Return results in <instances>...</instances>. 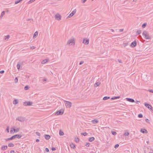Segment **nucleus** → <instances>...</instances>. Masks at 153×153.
I'll list each match as a JSON object with an SVG mask.
<instances>
[{
	"label": "nucleus",
	"instance_id": "25",
	"mask_svg": "<svg viewBox=\"0 0 153 153\" xmlns=\"http://www.w3.org/2000/svg\"><path fill=\"white\" fill-rule=\"evenodd\" d=\"M70 146L71 148H73L74 149H75V145H74L73 143H71L70 144Z\"/></svg>",
	"mask_w": 153,
	"mask_h": 153
},
{
	"label": "nucleus",
	"instance_id": "57",
	"mask_svg": "<svg viewBox=\"0 0 153 153\" xmlns=\"http://www.w3.org/2000/svg\"><path fill=\"white\" fill-rule=\"evenodd\" d=\"M10 153H15V152L13 150H11L10 152Z\"/></svg>",
	"mask_w": 153,
	"mask_h": 153
},
{
	"label": "nucleus",
	"instance_id": "45",
	"mask_svg": "<svg viewBox=\"0 0 153 153\" xmlns=\"http://www.w3.org/2000/svg\"><path fill=\"white\" fill-rule=\"evenodd\" d=\"M36 134L38 136H40V133L38 132H36Z\"/></svg>",
	"mask_w": 153,
	"mask_h": 153
},
{
	"label": "nucleus",
	"instance_id": "32",
	"mask_svg": "<svg viewBox=\"0 0 153 153\" xmlns=\"http://www.w3.org/2000/svg\"><path fill=\"white\" fill-rule=\"evenodd\" d=\"M13 140V139L12 138V137H11L10 138H7V139H5V140L6 141H7L10 140Z\"/></svg>",
	"mask_w": 153,
	"mask_h": 153
},
{
	"label": "nucleus",
	"instance_id": "55",
	"mask_svg": "<svg viewBox=\"0 0 153 153\" xmlns=\"http://www.w3.org/2000/svg\"><path fill=\"white\" fill-rule=\"evenodd\" d=\"M149 91L150 92H152V93H153V90H149Z\"/></svg>",
	"mask_w": 153,
	"mask_h": 153
},
{
	"label": "nucleus",
	"instance_id": "37",
	"mask_svg": "<svg viewBox=\"0 0 153 153\" xmlns=\"http://www.w3.org/2000/svg\"><path fill=\"white\" fill-rule=\"evenodd\" d=\"M138 117L139 118H142L143 117V115L142 114H139L138 115Z\"/></svg>",
	"mask_w": 153,
	"mask_h": 153
},
{
	"label": "nucleus",
	"instance_id": "3",
	"mask_svg": "<svg viewBox=\"0 0 153 153\" xmlns=\"http://www.w3.org/2000/svg\"><path fill=\"white\" fill-rule=\"evenodd\" d=\"M25 120V118L22 117H19L16 119V120H18L21 122H23Z\"/></svg>",
	"mask_w": 153,
	"mask_h": 153
},
{
	"label": "nucleus",
	"instance_id": "52",
	"mask_svg": "<svg viewBox=\"0 0 153 153\" xmlns=\"http://www.w3.org/2000/svg\"><path fill=\"white\" fill-rule=\"evenodd\" d=\"M4 72V70H2L0 71V74H3Z\"/></svg>",
	"mask_w": 153,
	"mask_h": 153
},
{
	"label": "nucleus",
	"instance_id": "48",
	"mask_svg": "<svg viewBox=\"0 0 153 153\" xmlns=\"http://www.w3.org/2000/svg\"><path fill=\"white\" fill-rule=\"evenodd\" d=\"M87 1V0H81V2L82 3H85L86 1Z\"/></svg>",
	"mask_w": 153,
	"mask_h": 153
},
{
	"label": "nucleus",
	"instance_id": "31",
	"mask_svg": "<svg viewBox=\"0 0 153 153\" xmlns=\"http://www.w3.org/2000/svg\"><path fill=\"white\" fill-rule=\"evenodd\" d=\"M4 14H5V11H3V12H2V13H1V15L0 16V17H2L4 15Z\"/></svg>",
	"mask_w": 153,
	"mask_h": 153
},
{
	"label": "nucleus",
	"instance_id": "27",
	"mask_svg": "<svg viewBox=\"0 0 153 153\" xmlns=\"http://www.w3.org/2000/svg\"><path fill=\"white\" fill-rule=\"evenodd\" d=\"M14 146L13 144L12 143H10L8 144V146L9 147H13Z\"/></svg>",
	"mask_w": 153,
	"mask_h": 153
},
{
	"label": "nucleus",
	"instance_id": "58",
	"mask_svg": "<svg viewBox=\"0 0 153 153\" xmlns=\"http://www.w3.org/2000/svg\"><path fill=\"white\" fill-rule=\"evenodd\" d=\"M39 139H37L36 140V142H39Z\"/></svg>",
	"mask_w": 153,
	"mask_h": 153
},
{
	"label": "nucleus",
	"instance_id": "21",
	"mask_svg": "<svg viewBox=\"0 0 153 153\" xmlns=\"http://www.w3.org/2000/svg\"><path fill=\"white\" fill-rule=\"evenodd\" d=\"M92 123L94 124H96L98 122V120L96 119H94L92 121Z\"/></svg>",
	"mask_w": 153,
	"mask_h": 153
},
{
	"label": "nucleus",
	"instance_id": "2",
	"mask_svg": "<svg viewBox=\"0 0 153 153\" xmlns=\"http://www.w3.org/2000/svg\"><path fill=\"white\" fill-rule=\"evenodd\" d=\"M75 39L72 37L70 39H69L68 42L67 44L68 45H75Z\"/></svg>",
	"mask_w": 153,
	"mask_h": 153
},
{
	"label": "nucleus",
	"instance_id": "11",
	"mask_svg": "<svg viewBox=\"0 0 153 153\" xmlns=\"http://www.w3.org/2000/svg\"><path fill=\"white\" fill-rule=\"evenodd\" d=\"M144 105L146 107L148 108L149 109H152V107L149 104L146 102V103H144Z\"/></svg>",
	"mask_w": 153,
	"mask_h": 153
},
{
	"label": "nucleus",
	"instance_id": "53",
	"mask_svg": "<svg viewBox=\"0 0 153 153\" xmlns=\"http://www.w3.org/2000/svg\"><path fill=\"white\" fill-rule=\"evenodd\" d=\"M51 149L52 151H54L56 150V149L54 147H52Z\"/></svg>",
	"mask_w": 153,
	"mask_h": 153
},
{
	"label": "nucleus",
	"instance_id": "26",
	"mask_svg": "<svg viewBox=\"0 0 153 153\" xmlns=\"http://www.w3.org/2000/svg\"><path fill=\"white\" fill-rule=\"evenodd\" d=\"M100 84V82H96L94 85V86L95 87H97L99 86Z\"/></svg>",
	"mask_w": 153,
	"mask_h": 153
},
{
	"label": "nucleus",
	"instance_id": "13",
	"mask_svg": "<svg viewBox=\"0 0 153 153\" xmlns=\"http://www.w3.org/2000/svg\"><path fill=\"white\" fill-rule=\"evenodd\" d=\"M126 99L127 101L130 102H134V100L133 99L131 98H126Z\"/></svg>",
	"mask_w": 153,
	"mask_h": 153
},
{
	"label": "nucleus",
	"instance_id": "1",
	"mask_svg": "<svg viewBox=\"0 0 153 153\" xmlns=\"http://www.w3.org/2000/svg\"><path fill=\"white\" fill-rule=\"evenodd\" d=\"M142 35L144 37V38L146 39H151V37L149 35L148 33L146 31H143Z\"/></svg>",
	"mask_w": 153,
	"mask_h": 153
},
{
	"label": "nucleus",
	"instance_id": "7",
	"mask_svg": "<svg viewBox=\"0 0 153 153\" xmlns=\"http://www.w3.org/2000/svg\"><path fill=\"white\" fill-rule=\"evenodd\" d=\"M61 16L59 14H56L55 16V19L58 20H60L61 19Z\"/></svg>",
	"mask_w": 153,
	"mask_h": 153
},
{
	"label": "nucleus",
	"instance_id": "50",
	"mask_svg": "<svg viewBox=\"0 0 153 153\" xmlns=\"http://www.w3.org/2000/svg\"><path fill=\"white\" fill-rule=\"evenodd\" d=\"M45 151L47 152H49V150L48 148H46L45 149Z\"/></svg>",
	"mask_w": 153,
	"mask_h": 153
},
{
	"label": "nucleus",
	"instance_id": "33",
	"mask_svg": "<svg viewBox=\"0 0 153 153\" xmlns=\"http://www.w3.org/2000/svg\"><path fill=\"white\" fill-rule=\"evenodd\" d=\"M146 25L147 24L146 23H144V24H143V25H142V27L143 28H145L146 27Z\"/></svg>",
	"mask_w": 153,
	"mask_h": 153
},
{
	"label": "nucleus",
	"instance_id": "63",
	"mask_svg": "<svg viewBox=\"0 0 153 153\" xmlns=\"http://www.w3.org/2000/svg\"><path fill=\"white\" fill-rule=\"evenodd\" d=\"M13 131L12 130H10V133H12Z\"/></svg>",
	"mask_w": 153,
	"mask_h": 153
},
{
	"label": "nucleus",
	"instance_id": "30",
	"mask_svg": "<svg viewBox=\"0 0 153 153\" xmlns=\"http://www.w3.org/2000/svg\"><path fill=\"white\" fill-rule=\"evenodd\" d=\"M30 87L28 85L26 86L24 88V89L25 90H27L29 89Z\"/></svg>",
	"mask_w": 153,
	"mask_h": 153
},
{
	"label": "nucleus",
	"instance_id": "46",
	"mask_svg": "<svg viewBox=\"0 0 153 153\" xmlns=\"http://www.w3.org/2000/svg\"><path fill=\"white\" fill-rule=\"evenodd\" d=\"M5 39H8L10 38V36L9 35H7L5 36Z\"/></svg>",
	"mask_w": 153,
	"mask_h": 153
},
{
	"label": "nucleus",
	"instance_id": "42",
	"mask_svg": "<svg viewBox=\"0 0 153 153\" xmlns=\"http://www.w3.org/2000/svg\"><path fill=\"white\" fill-rule=\"evenodd\" d=\"M129 134V133L127 132H125V133H124V135L125 136H128Z\"/></svg>",
	"mask_w": 153,
	"mask_h": 153
},
{
	"label": "nucleus",
	"instance_id": "54",
	"mask_svg": "<svg viewBox=\"0 0 153 153\" xmlns=\"http://www.w3.org/2000/svg\"><path fill=\"white\" fill-rule=\"evenodd\" d=\"M46 80H47V79H42V81L43 82L46 81Z\"/></svg>",
	"mask_w": 153,
	"mask_h": 153
},
{
	"label": "nucleus",
	"instance_id": "40",
	"mask_svg": "<svg viewBox=\"0 0 153 153\" xmlns=\"http://www.w3.org/2000/svg\"><path fill=\"white\" fill-rule=\"evenodd\" d=\"M14 80V81L15 82V83H17L18 81V78L17 77H16L15 78Z\"/></svg>",
	"mask_w": 153,
	"mask_h": 153
},
{
	"label": "nucleus",
	"instance_id": "24",
	"mask_svg": "<svg viewBox=\"0 0 153 153\" xmlns=\"http://www.w3.org/2000/svg\"><path fill=\"white\" fill-rule=\"evenodd\" d=\"M13 103L14 104H16L18 103V101L17 100H15L13 101Z\"/></svg>",
	"mask_w": 153,
	"mask_h": 153
},
{
	"label": "nucleus",
	"instance_id": "29",
	"mask_svg": "<svg viewBox=\"0 0 153 153\" xmlns=\"http://www.w3.org/2000/svg\"><path fill=\"white\" fill-rule=\"evenodd\" d=\"M59 134L60 136H62L64 134L63 132L60 130L59 131Z\"/></svg>",
	"mask_w": 153,
	"mask_h": 153
},
{
	"label": "nucleus",
	"instance_id": "15",
	"mask_svg": "<svg viewBox=\"0 0 153 153\" xmlns=\"http://www.w3.org/2000/svg\"><path fill=\"white\" fill-rule=\"evenodd\" d=\"M140 131L143 133H147L148 132L145 129H141L140 130Z\"/></svg>",
	"mask_w": 153,
	"mask_h": 153
},
{
	"label": "nucleus",
	"instance_id": "35",
	"mask_svg": "<svg viewBox=\"0 0 153 153\" xmlns=\"http://www.w3.org/2000/svg\"><path fill=\"white\" fill-rule=\"evenodd\" d=\"M21 1H22L21 0H18L16 1H15V4H17L19 3Z\"/></svg>",
	"mask_w": 153,
	"mask_h": 153
},
{
	"label": "nucleus",
	"instance_id": "23",
	"mask_svg": "<svg viewBox=\"0 0 153 153\" xmlns=\"http://www.w3.org/2000/svg\"><path fill=\"white\" fill-rule=\"evenodd\" d=\"M38 33L37 31H36L33 35V38H36L38 35Z\"/></svg>",
	"mask_w": 153,
	"mask_h": 153
},
{
	"label": "nucleus",
	"instance_id": "5",
	"mask_svg": "<svg viewBox=\"0 0 153 153\" xmlns=\"http://www.w3.org/2000/svg\"><path fill=\"white\" fill-rule=\"evenodd\" d=\"M33 102L31 101H26L24 102V105L25 106H31Z\"/></svg>",
	"mask_w": 153,
	"mask_h": 153
},
{
	"label": "nucleus",
	"instance_id": "6",
	"mask_svg": "<svg viewBox=\"0 0 153 153\" xmlns=\"http://www.w3.org/2000/svg\"><path fill=\"white\" fill-rule=\"evenodd\" d=\"M65 105L68 108H70L71 106V102L68 101H65Z\"/></svg>",
	"mask_w": 153,
	"mask_h": 153
},
{
	"label": "nucleus",
	"instance_id": "59",
	"mask_svg": "<svg viewBox=\"0 0 153 153\" xmlns=\"http://www.w3.org/2000/svg\"><path fill=\"white\" fill-rule=\"evenodd\" d=\"M140 102L139 101H136V104H138V102Z\"/></svg>",
	"mask_w": 153,
	"mask_h": 153
},
{
	"label": "nucleus",
	"instance_id": "61",
	"mask_svg": "<svg viewBox=\"0 0 153 153\" xmlns=\"http://www.w3.org/2000/svg\"><path fill=\"white\" fill-rule=\"evenodd\" d=\"M111 30L112 32H114V30L113 29H111Z\"/></svg>",
	"mask_w": 153,
	"mask_h": 153
},
{
	"label": "nucleus",
	"instance_id": "9",
	"mask_svg": "<svg viewBox=\"0 0 153 153\" xmlns=\"http://www.w3.org/2000/svg\"><path fill=\"white\" fill-rule=\"evenodd\" d=\"M89 42V40L88 39H85L83 40L82 42L85 45H88V44Z\"/></svg>",
	"mask_w": 153,
	"mask_h": 153
},
{
	"label": "nucleus",
	"instance_id": "34",
	"mask_svg": "<svg viewBox=\"0 0 153 153\" xmlns=\"http://www.w3.org/2000/svg\"><path fill=\"white\" fill-rule=\"evenodd\" d=\"M111 132L112 134H113L114 135H115L117 134L116 132L113 131H111Z\"/></svg>",
	"mask_w": 153,
	"mask_h": 153
},
{
	"label": "nucleus",
	"instance_id": "62",
	"mask_svg": "<svg viewBox=\"0 0 153 153\" xmlns=\"http://www.w3.org/2000/svg\"><path fill=\"white\" fill-rule=\"evenodd\" d=\"M118 60L119 62L120 63H122V62H121V60Z\"/></svg>",
	"mask_w": 153,
	"mask_h": 153
},
{
	"label": "nucleus",
	"instance_id": "22",
	"mask_svg": "<svg viewBox=\"0 0 153 153\" xmlns=\"http://www.w3.org/2000/svg\"><path fill=\"white\" fill-rule=\"evenodd\" d=\"M95 139V138L94 137H91L89 138V139L88 140L89 141L91 142L94 140Z\"/></svg>",
	"mask_w": 153,
	"mask_h": 153
},
{
	"label": "nucleus",
	"instance_id": "43",
	"mask_svg": "<svg viewBox=\"0 0 153 153\" xmlns=\"http://www.w3.org/2000/svg\"><path fill=\"white\" fill-rule=\"evenodd\" d=\"M84 63V61H81L79 63V65H82V64H83Z\"/></svg>",
	"mask_w": 153,
	"mask_h": 153
},
{
	"label": "nucleus",
	"instance_id": "17",
	"mask_svg": "<svg viewBox=\"0 0 153 153\" xmlns=\"http://www.w3.org/2000/svg\"><path fill=\"white\" fill-rule=\"evenodd\" d=\"M44 137L46 140H49L51 137L50 135L48 134H45L44 135Z\"/></svg>",
	"mask_w": 153,
	"mask_h": 153
},
{
	"label": "nucleus",
	"instance_id": "28",
	"mask_svg": "<svg viewBox=\"0 0 153 153\" xmlns=\"http://www.w3.org/2000/svg\"><path fill=\"white\" fill-rule=\"evenodd\" d=\"M110 97H107V96H106V97H104L103 98V100H106L108 99H110Z\"/></svg>",
	"mask_w": 153,
	"mask_h": 153
},
{
	"label": "nucleus",
	"instance_id": "19",
	"mask_svg": "<svg viewBox=\"0 0 153 153\" xmlns=\"http://www.w3.org/2000/svg\"><path fill=\"white\" fill-rule=\"evenodd\" d=\"M22 62H19V63L17 65V69L18 70H19L20 68V67L21 66L20 64H22Z\"/></svg>",
	"mask_w": 153,
	"mask_h": 153
},
{
	"label": "nucleus",
	"instance_id": "36",
	"mask_svg": "<svg viewBox=\"0 0 153 153\" xmlns=\"http://www.w3.org/2000/svg\"><path fill=\"white\" fill-rule=\"evenodd\" d=\"M75 139L76 142V143H78V142H79V138H75Z\"/></svg>",
	"mask_w": 153,
	"mask_h": 153
},
{
	"label": "nucleus",
	"instance_id": "56",
	"mask_svg": "<svg viewBox=\"0 0 153 153\" xmlns=\"http://www.w3.org/2000/svg\"><path fill=\"white\" fill-rule=\"evenodd\" d=\"M123 29H120L119 30V31L120 32H122L123 31Z\"/></svg>",
	"mask_w": 153,
	"mask_h": 153
},
{
	"label": "nucleus",
	"instance_id": "14",
	"mask_svg": "<svg viewBox=\"0 0 153 153\" xmlns=\"http://www.w3.org/2000/svg\"><path fill=\"white\" fill-rule=\"evenodd\" d=\"M49 59H47L44 60L41 63L42 64H45V63H46V62H48L49 61Z\"/></svg>",
	"mask_w": 153,
	"mask_h": 153
},
{
	"label": "nucleus",
	"instance_id": "12",
	"mask_svg": "<svg viewBox=\"0 0 153 153\" xmlns=\"http://www.w3.org/2000/svg\"><path fill=\"white\" fill-rule=\"evenodd\" d=\"M136 45L137 42L135 41H134L131 43V46L132 48H134L136 46Z\"/></svg>",
	"mask_w": 153,
	"mask_h": 153
},
{
	"label": "nucleus",
	"instance_id": "44",
	"mask_svg": "<svg viewBox=\"0 0 153 153\" xmlns=\"http://www.w3.org/2000/svg\"><path fill=\"white\" fill-rule=\"evenodd\" d=\"M82 134L84 136H86L87 135V133L86 132L82 133L81 134Z\"/></svg>",
	"mask_w": 153,
	"mask_h": 153
},
{
	"label": "nucleus",
	"instance_id": "47",
	"mask_svg": "<svg viewBox=\"0 0 153 153\" xmlns=\"http://www.w3.org/2000/svg\"><path fill=\"white\" fill-rule=\"evenodd\" d=\"M6 131L7 132H8V133L9 132V127H8L7 128H6Z\"/></svg>",
	"mask_w": 153,
	"mask_h": 153
},
{
	"label": "nucleus",
	"instance_id": "16",
	"mask_svg": "<svg viewBox=\"0 0 153 153\" xmlns=\"http://www.w3.org/2000/svg\"><path fill=\"white\" fill-rule=\"evenodd\" d=\"M120 96H118L117 97H112L111 98V100H116L117 99H119L120 98Z\"/></svg>",
	"mask_w": 153,
	"mask_h": 153
},
{
	"label": "nucleus",
	"instance_id": "18",
	"mask_svg": "<svg viewBox=\"0 0 153 153\" xmlns=\"http://www.w3.org/2000/svg\"><path fill=\"white\" fill-rule=\"evenodd\" d=\"M7 148V146H3L1 147V149L3 150H6Z\"/></svg>",
	"mask_w": 153,
	"mask_h": 153
},
{
	"label": "nucleus",
	"instance_id": "8",
	"mask_svg": "<svg viewBox=\"0 0 153 153\" xmlns=\"http://www.w3.org/2000/svg\"><path fill=\"white\" fill-rule=\"evenodd\" d=\"M76 10L75 9L74 10H73L68 16L67 17L68 18H70L73 15H74L75 13H76Z\"/></svg>",
	"mask_w": 153,
	"mask_h": 153
},
{
	"label": "nucleus",
	"instance_id": "39",
	"mask_svg": "<svg viewBox=\"0 0 153 153\" xmlns=\"http://www.w3.org/2000/svg\"><path fill=\"white\" fill-rule=\"evenodd\" d=\"M119 146V145L118 144H116L114 146V148L115 149H117V148Z\"/></svg>",
	"mask_w": 153,
	"mask_h": 153
},
{
	"label": "nucleus",
	"instance_id": "49",
	"mask_svg": "<svg viewBox=\"0 0 153 153\" xmlns=\"http://www.w3.org/2000/svg\"><path fill=\"white\" fill-rule=\"evenodd\" d=\"M90 145V143H88L85 145V146L87 147H89Z\"/></svg>",
	"mask_w": 153,
	"mask_h": 153
},
{
	"label": "nucleus",
	"instance_id": "4",
	"mask_svg": "<svg viewBox=\"0 0 153 153\" xmlns=\"http://www.w3.org/2000/svg\"><path fill=\"white\" fill-rule=\"evenodd\" d=\"M64 113V110L62 109L60 110L57 111L55 114L57 115H62Z\"/></svg>",
	"mask_w": 153,
	"mask_h": 153
},
{
	"label": "nucleus",
	"instance_id": "10",
	"mask_svg": "<svg viewBox=\"0 0 153 153\" xmlns=\"http://www.w3.org/2000/svg\"><path fill=\"white\" fill-rule=\"evenodd\" d=\"M22 137L21 135H20L19 134H16L14 135H13L12 136V138L13 139H14L16 138H20Z\"/></svg>",
	"mask_w": 153,
	"mask_h": 153
},
{
	"label": "nucleus",
	"instance_id": "51",
	"mask_svg": "<svg viewBox=\"0 0 153 153\" xmlns=\"http://www.w3.org/2000/svg\"><path fill=\"white\" fill-rule=\"evenodd\" d=\"M35 48H36L35 47L32 46L30 47V49L33 50V49H35Z\"/></svg>",
	"mask_w": 153,
	"mask_h": 153
},
{
	"label": "nucleus",
	"instance_id": "60",
	"mask_svg": "<svg viewBox=\"0 0 153 153\" xmlns=\"http://www.w3.org/2000/svg\"><path fill=\"white\" fill-rule=\"evenodd\" d=\"M149 120L148 119H146V122H148V121H149Z\"/></svg>",
	"mask_w": 153,
	"mask_h": 153
},
{
	"label": "nucleus",
	"instance_id": "38",
	"mask_svg": "<svg viewBox=\"0 0 153 153\" xmlns=\"http://www.w3.org/2000/svg\"><path fill=\"white\" fill-rule=\"evenodd\" d=\"M35 0H30V1H29L28 3L29 4H30L32 3L33 2V1H34Z\"/></svg>",
	"mask_w": 153,
	"mask_h": 153
},
{
	"label": "nucleus",
	"instance_id": "64",
	"mask_svg": "<svg viewBox=\"0 0 153 153\" xmlns=\"http://www.w3.org/2000/svg\"><path fill=\"white\" fill-rule=\"evenodd\" d=\"M146 143H147V144H149V141H147L146 142Z\"/></svg>",
	"mask_w": 153,
	"mask_h": 153
},
{
	"label": "nucleus",
	"instance_id": "41",
	"mask_svg": "<svg viewBox=\"0 0 153 153\" xmlns=\"http://www.w3.org/2000/svg\"><path fill=\"white\" fill-rule=\"evenodd\" d=\"M141 33V30H138L137 32V33L138 35L140 34Z\"/></svg>",
	"mask_w": 153,
	"mask_h": 153
},
{
	"label": "nucleus",
	"instance_id": "20",
	"mask_svg": "<svg viewBox=\"0 0 153 153\" xmlns=\"http://www.w3.org/2000/svg\"><path fill=\"white\" fill-rule=\"evenodd\" d=\"M13 131L15 132H17L19 131V128H18L16 129H15V127H14L13 128Z\"/></svg>",
	"mask_w": 153,
	"mask_h": 153
}]
</instances>
